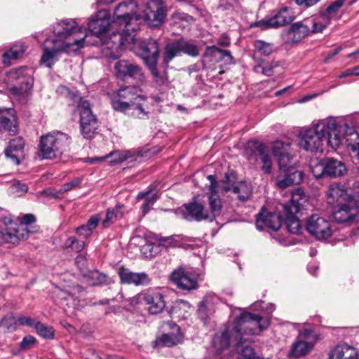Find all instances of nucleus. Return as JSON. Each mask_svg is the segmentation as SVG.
<instances>
[{
    "label": "nucleus",
    "mask_w": 359,
    "mask_h": 359,
    "mask_svg": "<svg viewBox=\"0 0 359 359\" xmlns=\"http://www.w3.org/2000/svg\"><path fill=\"white\" fill-rule=\"evenodd\" d=\"M320 0H294L297 6H304L306 8L311 7L318 3Z\"/></svg>",
    "instance_id": "64"
},
{
    "label": "nucleus",
    "mask_w": 359,
    "mask_h": 359,
    "mask_svg": "<svg viewBox=\"0 0 359 359\" xmlns=\"http://www.w3.org/2000/svg\"><path fill=\"white\" fill-rule=\"evenodd\" d=\"M305 201L303 190L297 189L292 192L290 201L283 206L284 222L287 231L291 233L299 234L302 232V227L296 214L301 210Z\"/></svg>",
    "instance_id": "5"
},
{
    "label": "nucleus",
    "mask_w": 359,
    "mask_h": 359,
    "mask_svg": "<svg viewBox=\"0 0 359 359\" xmlns=\"http://www.w3.org/2000/svg\"><path fill=\"white\" fill-rule=\"evenodd\" d=\"M12 189L16 194H18V196L25 194L28 191L27 185L26 184L20 183L19 182H15L12 186Z\"/></svg>",
    "instance_id": "60"
},
{
    "label": "nucleus",
    "mask_w": 359,
    "mask_h": 359,
    "mask_svg": "<svg viewBox=\"0 0 359 359\" xmlns=\"http://www.w3.org/2000/svg\"><path fill=\"white\" fill-rule=\"evenodd\" d=\"M299 337L300 339L292 345L289 356L300 358L306 355L313 349L316 341V336L313 331L304 330Z\"/></svg>",
    "instance_id": "15"
},
{
    "label": "nucleus",
    "mask_w": 359,
    "mask_h": 359,
    "mask_svg": "<svg viewBox=\"0 0 359 359\" xmlns=\"http://www.w3.org/2000/svg\"><path fill=\"white\" fill-rule=\"evenodd\" d=\"M324 167L325 175L327 177H341L346 172L344 163L333 158H324Z\"/></svg>",
    "instance_id": "32"
},
{
    "label": "nucleus",
    "mask_w": 359,
    "mask_h": 359,
    "mask_svg": "<svg viewBox=\"0 0 359 359\" xmlns=\"http://www.w3.org/2000/svg\"><path fill=\"white\" fill-rule=\"evenodd\" d=\"M111 23L110 15L106 10H100L97 11L94 15L91 17L88 23V30L97 37L100 38L102 41L100 50L102 51V46L105 39H109V36H101L108 30Z\"/></svg>",
    "instance_id": "11"
},
{
    "label": "nucleus",
    "mask_w": 359,
    "mask_h": 359,
    "mask_svg": "<svg viewBox=\"0 0 359 359\" xmlns=\"http://www.w3.org/2000/svg\"><path fill=\"white\" fill-rule=\"evenodd\" d=\"M78 109L80 114L81 133L84 138L91 139L99 127L97 116L93 113L91 105L88 100L81 99Z\"/></svg>",
    "instance_id": "7"
},
{
    "label": "nucleus",
    "mask_w": 359,
    "mask_h": 359,
    "mask_svg": "<svg viewBox=\"0 0 359 359\" xmlns=\"http://www.w3.org/2000/svg\"><path fill=\"white\" fill-rule=\"evenodd\" d=\"M280 172L295 170L291 164V156L289 153L276 156Z\"/></svg>",
    "instance_id": "46"
},
{
    "label": "nucleus",
    "mask_w": 359,
    "mask_h": 359,
    "mask_svg": "<svg viewBox=\"0 0 359 359\" xmlns=\"http://www.w3.org/2000/svg\"><path fill=\"white\" fill-rule=\"evenodd\" d=\"M86 36L81 38H74L73 40L64 39L63 38L47 39L46 43H50L52 46H45L41 58V63L47 67L51 68L54 62L57 60V55L67 51L69 48L76 46L75 50L84 46Z\"/></svg>",
    "instance_id": "4"
},
{
    "label": "nucleus",
    "mask_w": 359,
    "mask_h": 359,
    "mask_svg": "<svg viewBox=\"0 0 359 359\" xmlns=\"http://www.w3.org/2000/svg\"><path fill=\"white\" fill-rule=\"evenodd\" d=\"M355 348L346 344L337 345L329 353V359H356Z\"/></svg>",
    "instance_id": "33"
},
{
    "label": "nucleus",
    "mask_w": 359,
    "mask_h": 359,
    "mask_svg": "<svg viewBox=\"0 0 359 359\" xmlns=\"http://www.w3.org/2000/svg\"><path fill=\"white\" fill-rule=\"evenodd\" d=\"M233 194L237 195V198L242 202L248 201L252 194V187L250 182L247 181H241L233 187L231 191Z\"/></svg>",
    "instance_id": "36"
},
{
    "label": "nucleus",
    "mask_w": 359,
    "mask_h": 359,
    "mask_svg": "<svg viewBox=\"0 0 359 359\" xmlns=\"http://www.w3.org/2000/svg\"><path fill=\"white\" fill-rule=\"evenodd\" d=\"M87 278L89 280V284L92 285L107 283V276L98 271H90L87 275Z\"/></svg>",
    "instance_id": "45"
},
{
    "label": "nucleus",
    "mask_w": 359,
    "mask_h": 359,
    "mask_svg": "<svg viewBox=\"0 0 359 359\" xmlns=\"http://www.w3.org/2000/svg\"><path fill=\"white\" fill-rule=\"evenodd\" d=\"M181 55L182 53L177 39L175 40L165 46L163 53V62L167 65L175 57Z\"/></svg>",
    "instance_id": "40"
},
{
    "label": "nucleus",
    "mask_w": 359,
    "mask_h": 359,
    "mask_svg": "<svg viewBox=\"0 0 359 359\" xmlns=\"http://www.w3.org/2000/svg\"><path fill=\"white\" fill-rule=\"evenodd\" d=\"M287 33L290 37V42L296 43L310 34L309 24L306 20L291 24Z\"/></svg>",
    "instance_id": "30"
},
{
    "label": "nucleus",
    "mask_w": 359,
    "mask_h": 359,
    "mask_svg": "<svg viewBox=\"0 0 359 359\" xmlns=\"http://www.w3.org/2000/svg\"><path fill=\"white\" fill-rule=\"evenodd\" d=\"M149 68L151 70V72L154 76L155 83L158 86H163L165 83V79L163 75H161L158 72V71L156 69V65L154 66V67H149Z\"/></svg>",
    "instance_id": "59"
},
{
    "label": "nucleus",
    "mask_w": 359,
    "mask_h": 359,
    "mask_svg": "<svg viewBox=\"0 0 359 359\" xmlns=\"http://www.w3.org/2000/svg\"><path fill=\"white\" fill-rule=\"evenodd\" d=\"M327 202L332 205L348 202L355 199L352 195L348 194L342 185L337 183L330 184L327 191Z\"/></svg>",
    "instance_id": "25"
},
{
    "label": "nucleus",
    "mask_w": 359,
    "mask_h": 359,
    "mask_svg": "<svg viewBox=\"0 0 359 359\" xmlns=\"http://www.w3.org/2000/svg\"><path fill=\"white\" fill-rule=\"evenodd\" d=\"M36 323V322H35L33 318L26 316L20 317L17 320V323H18L20 325H25L29 327H35Z\"/></svg>",
    "instance_id": "62"
},
{
    "label": "nucleus",
    "mask_w": 359,
    "mask_h": 359,
    "mask_svg": "<svg viewBox=\"0 0 359 359\" xmlns=\"http://www.w3.org/2000/svg\"><path fill=\"white\" fill-rule=\"evenodd\" d=\"M326 136L328 146L334 150L344 139L353 156L359 159V134L347 124L338 126L333 118L313 121L311 127L303 128L299 133V145L306 151H322Z\"/></svg>",
    "instance_id": "1"
},
{
    "label": "nucleus",
    "mask_w": 359,
    "mask_h": 359,
    "mask_svg": "<svg viewBox=\"0 0 359 359\" xmlns=\"http://www.w3.org/2000/svg\"><path fill=\"white\" fill-rule=\"evenodd\" d=\"M114 69L116 76L121 80L130 78L137 82L144 81L145 76L142 67L135 63L125 60H118L114 65Z\"/></svg>",
    "instance_id": "13"
},
{
    "label": "nucleus",
    "mask_w": 359,
    "mask_h": 359,
    "mask_svg": "<svg viewBox=\"0 0 359 359\" xmlns=\"http://www.w3.org/2000/svg\"><path fill=\"white\" fill-rule=\"evenodd\" d=\"M137 300L147 306L151 315L161 313L165 307L163 294L158 292H142L137 295Z\"/></svg>",
    "instance_id": "16"
},
{
    "label": "nucleus",
    "mask_w": 359,
    "mask_h": 359,
    "mask_svg": "<svg viewBox=\"0 0 359 359\" xmlns=\"http://www.w3.org/2000/svg\"><path fill=\"white\" fill-rule=\"evenodd\" d=\"M25 51L23 45L14 46L10 50L3 54V63L9 65L13 60H17L21 57Z\"/></svg>",
    "instance_id": "42"
},
{
    "label": "nucleus",
    "mask_w": 359,
    "mask_h": 359,
    "mask_svg": "<svg viewBox=\"0 0 359 359\" xmlns=\"http://www.w3.org/2000/svg\"><path fill=\"white\" fill-rule=\"evenodd\" d=\"M133 43L137 48V55L148 67H154L156 65L159 56V45L156 40L148 39L135 41V39Z\"/></svg>",
    "instance_id": "9"
},
{
    "label": "nucleus",
    "mask_w": 359,
    "mask_h": 359,
    "mask_svg": "<svg viewBox=\"0 0 359 359\" xmlns=\"http://www.w3.org/2000/svg\"><path fill=\"white\" fill-rule=\"evenodd\" d=\"M306 20V22L309 24L310 34L322 32L327 25V24H325L324 21L323 22H320L315 18H311Z\"/></svg>",
    "instance_id": "53"
},
{
    "label": "nucleus",
    "mask_w": 359,
    "mask_h": 359,
    "mask_svg": "<svg viewBox=\"0 0 359 359\" xmlns=\"http://www.w3.org/2000/svg\"><path fill=\"white\" fill-rule=\"evenodd\" d=\"M140 88L136 86H125L116 91L117 99L111 100L112 108L121 112V105H130L138 99L147 100L146 95H142Z\"/></svg>",
    "instance_id": "12"
},
{
    "label": "nucleus",
    "mask_w": 359,
    "mask_h": 359,
    "mask_svg": "<svg viewBox=\"0 0 359 359\" xmlns=\"http://www.w3.org/2000/svg\"><path fill=\"white\" fill-rule=\"evenodd\" d=\"M210 304L207 300L201 301L198 304V314L199 318L205 323L209 314L212 313L210 309Z\"/></svg>",
    "instance_id": "52"
},
{
    "label": "nucleus",
    "mask_w": 359,
    "mask_h": 359,
    "mask_svg": "<svg viewBox=\"0 0 359 359\" xmlns=\"http://www.w3.org/2000/svg\"><path fill=\"white\" fill-rule=\"evenodd\" d=\"M25 69V68L15 69L10 72L8 74L10 80L19 82L18 86H13L9 88L10 93L15 96H26L32 88L31 78L24 73Z\"/></svg>",
    "instance_id": "18"
},
{
    "label": "nucleus",
    "mask_w": 359,
    "mask_h": 359,
    "mask_svg": "<svg viewBox=\"0 0 359 359\" xmlns=\"http://www.w3.org/2000/svg\"><path fill=\"white\" fill-rule=\"evenodd\" d=\"M208 202L210 210H208V214L212 216L210 221H212L216 216L220 214V211L222 208V201L217 191H212L210 193Z\"/></svg>",
    "instance_id": "39"
},
{
    "label": "nucleus",
    "mask_w": 359,
    "mask_h": 359,
    "mask_svg": "<svg viewBox=\"0 0 359 359\" xmlns=\"http://www.w3.org/2000/svg\"><path fill=\"white\" fill-rule=\"evenodd\" d=\"M348 0H335L330 4L325 11L320 13V17L323 21L327 25H330L332 19H338L336 18L339 10L344 5Z\"/></svg>",
    "instance_id": "35"
},
{
    "label": "nucleus",
    "mask_w": 359,
    "mask_h": 359,
    "mask_svg": "<svg viewBox=\"0 0 359 359\" xmlns=\"http://www.w3.org/2000/svg\"><path fill=\"white\" fill-rule=\"evenodd\" d=\"M6 243H18V236H15L12 229H6L0 226V245Z\"/></svg>",
    "instance_id": "43"
},
{
    "label": "nucleus",
    "mask_w": 359,
    "mask_h": 359,
    "mask_svg": "<svg viewBox=\"0 0 359 359\" xmlns=\"http://www.w3.org/2000/svg\"><path fill=\"white\" fill-rule=\"evenodd\" d=\"M177 211L182 217L187 221L211 220L212 216L208 214L205 203L197 200L196 197H194L192 201L182 205Z\"/></svg>",
    "instance_id": "8"
},
{
    "label": "nucleus",
    "mask_w": 359,
    "mask_h": 359,
    "mask_svg": "<svg viewBox=\"0 0 359 359\" xmlns=\"http://www.w3.org/2000/svg\"><path fill=\"white\" fill-rule=\"evenodd\" d=\"M270 325L267 317L248 311L242 312L229 323L224 331L217 334L213 339V343L218 349L224 350L230 346L236 348L239 354L238 359H248L255 355L254 349L246 344L252 341L257 328L260 332L266 330Z\"/></svg>",
    "instance_id": "2"
},
{
    "label": "nucleus",
    "mask_w": 359,
    "mask_h": 359,
    "mask_svg": "<svg viewBox=\"0 0 359 359\" xmlns=\"http://www.w3.org/2000/svg\"><path fill=\"white\" fill-rule=\"evenodd\" d=\"M133 156V152L130 151H126L121 154H118V157L115 158L113 160L114 163L118 164L123 163V161L128 160V158Z\"/></svg>",
    "instance_id": "61"
},
{
    "label": "nucleus",
    "mask_w": 359,
    "mask_h": 359,
    "mask_svg": "<svg viewBox=\"0 0 359 359\" xmlns=\"http://www.w3.org/2000/svg\"><path fill=\"white\" fill-rule=\"evenodd\" d=\"M285 173L283 177L278 176L276 181V186L285 189L289 187L299 184L303 180L304 173L299 170L283 171Z\"/></svg>",
    "instance_id": "29"
},
{
    "label": "nucleus",
    "mask_w": 359,
    "mask_h": 359,
    "mask_svg": "<svg viewBox=\"0 0 359 359\" xmlns=\"http://www.w3.org/2000/svg\"><path fill=\"white\" fill-rule=\"evenodd\" d=\"M147 100H137L130 105H121V112L126 115L138 119H145L149 117V111L146 105Z\"/></svg>",
    "instance_id": "24"
},
{
    "label": "nucleus",
    "mask_w": 359,
    "mask_h": 359,
    "mask_svg": "<svg viewBox=\"0 0 359 359\" xmlns=\"http://www.w3.org/2000/svg\"><path fill=\"white\" fill-rule=\"evenodd\" d=\"M65 245L67 248H71L76 252H80L84 249L85 243L83 241L77 240L75 237L71 236L67 239Z\"/></svg>",
    "instance_id": "54"
},
{
    "label": "nucleus",
    "mask_w": 359,
    "mask_h": 359,
    "mask_svg": "<svg viewBox=\"0 0 359 359\" xmlns=\"http://www.w3.org/2000/svg\"><path fill=\"white\" fill-rule=\"evenodd\" d=\"M190 308L191 306L189 302L181 300L177 303V306L173 308V312L177 314L179 318L185 319L189 314V309H190Z\"/></svg>",
    "instance_id": "49"
},
{
    "label": "nucleus",
    "mask_w": 359,
    "mask_h": 359,
    "mask_svg": "<svg viewBox=\"0 0 359 359\" xmlns=\"http://www.w3.org/2000/svg\"><path fill=\"white\" fill-rule=\"evenodd\" d=\"M282 224L281 217L276 213L262 211L260 212L256 218V226L260 231L270 229L277 231Z\"/></svg>",
    "instance_id": "23"
},
{
    "label": "nucleus",
    "mask_w": 359,
    "mask_h": 359,
    "mask_svg": "<svg viewBox=\"0 0 359 359\" xmlns=\"http://www.w3.org/2000/svg\"><path fill=\"white\" fill-rule=\"evenodd\" d=\"M34 327L41 337L46 339H53L54 337V330L52 327H46L40 322H36Z\"/></svg>",
    "instance_id": "50"
},
{
    "label": "nucleus",
    "mask_w": 359,
    "mask_h": 359,
    "mask_svg": "<svg viewBox=\"0 0 359 359\" xmlns=\"http://www.w3.org/2000/svg\"><path fill=\"white\" fill-rule=\"evenodd\" d=\"M255 150L262 156V170L269 174L271 172V161L270 156L266 153V147L264 144L258 142H253Z\"/></svg>",
    "instance_id": "38"
},
{
    "label": "nucleus",
    "mask_w": 359,
    "mask_h": 359,
    "mask_svg": "<svg viewBox=\"0 0 359 359\" xmlns=\"http://www.w3.org/2000/svg\"><path fill=\"white\" fill-rule=\"evenodd\" d=\"M53 32L58 37L67 40H73L74 38H81L83 36H87L86 34L77 27L76 21L72 19L62 20L57 23L54 26Z\"/></svg>",
    "instance_id": "20"
},
{
    "label": "nucleus",
    "mask_w": 359,
    "mask_h": 359,
    "mask_svg": "<svg viewBox=\"0 0 359 359\" xmlns=\"http://www.w3.org/2000/svg\"><path fill=\"white\" fill-rule=\"evenodd\" d=\"M182 54L195 57L199 55V49L197 45L184 38L177 39Z\"/></svg>",
    "instance_id": "41"
},
{
    "label": "nucleus",
    "mask_w": 359,
    "mask_h": 359,
    "mask_svg": "<svg viewBox=\"0 0 359 359\" xmlns=\"http://www.w3.org/2000/svg\"><path fill=\"white\" fill-rule=\"evenodd\" d=\"M25 141L21 137H18L10 140L5 154L10 158L16 165L20 164V158L24 156Z\"/></svg>",
    "instance_id": "28"
},
{
    "label": "nucleus",
    "mask_w": 359,
    "mask_h": 359,
    "mask_svg": "<svg viewBox=\"0 0 359 359\" xmlns=\"http://www.w3.org/2000/svg\"><path fill=\"white\" fill-rule=\"evenodd\" d=\"M337 210L333 212L332 217L337 223H345L353 221L358 213L359 200L351 199L348 202L334 205Z\"/></svg>",
    "instance_id": "17"
},
{
    "label": "nucleus",
    "mask_w": 359,
    "mask_h": 359,
    "mask_svg": "<svg viewBox=\"0 0 359 359\" xmlns=\"http://www.w3.org/2000/svg\"><path fill=\"white\" fill-rule=\"evenodd\" d=\"M100 219L98 214L92 215L86 224H83L76 229V233L83 238H89L92 235L93 230L97 226Z\"/></svg>",
    "instance_id": "37"
},
{
    "label": "nucleus",
    "mask_w": 359,
    "mask_h": 359,
    "mask_svg": "<svg viewBox=\"0 0 359 359\" xmlns=\"http://www.w3.org/2000/svg\"><path fill=\"white\" fill-rule=\"evenodd\" d=\"M133 4L125 1L118 4L114 9V17L120 22L125 23L126 29L121 32H114L110 34L109 39H105L102 46V57L109 60H116L121 55L123 49L133 43L135 40V27H133V22L137 21L139 18L132 13Z\"/></svg>",
    "instance_id": "3"
},
{
    "label": "nucleus",
    "mask_w": 359,
    "mask_h": 359,
    "mask_svg": "<svg viewBox=\"0 0 359 359\" xmlns=\"http://www.w3.org/2000/svg\"><path fill=\"white\" fill-rule=\"evenodd\" d=\"M306 229L319 241L325 240L332 235L330 222L317 214L312 215L307 219Z\"/></svg>",
    "instance_id": "10"
},
{
    "label": "nucleus",
    "mask_w": 359,
    "mask_h": 359,
    "mask_svg": "<svg viewBox=\"0 0 359 359\" xmlns=\"http://www.w3.org/2000/svg\"><path fill=\"white\" fill-rule=\"evenodd\" d=\"M18 130L15 111L11 108H0V134L7 133L10 135H14Z\"/></svg>",
    "instance_id": "22"
},
{
    "label": "nucleus",
    "mask_w": 359,
    "mask_h": 359,
    "mask_svg": "<svg viewBox=\"0 0 359 359\" xmlns=\"http://www.w3.org/2000/svg\"><path fill=\"white\" fill-rule=\"evenodd\" d=\"M171 280L181 290L190 291L198 287L197 278L183 268L175 270L170 275Z\"/></svg>",
    "instance_id": "21"
},
{
    "label": "nucleus",
    "mask_w": 359,
    "mask_h": 359,
    "mask_svg": "<svg viewBox=\"0 0 359 359\" xmlns=\"http://www.w3.org/2000/svg\"><path fill=\"white\" fill-rule=\"evenodd\" d=\"M69 145V137L57 132L41 136L39 147L43 158L52 159L62 154Z\"/></svg>",
    "instance_id": "6"
},
{
    "label": "nucleus",
    "mask_w": 359,
    "mask_h": 359,
    "mask_svg": "<svg viewBox=\"0 0 359 359\" xmlns=\"http://www.w3.org/2000/svg\"><path fill=\"white\" fill-rule=\"evenodd\" d=\"M324 168V158L311 167V172L315 178L319 179L322 177L326 176Z\"/></svg>",
    "instance_id": "56"
},
{
    "label": "nucleus",
    "mask_w": 359,
    "mask_h": 359,
    "mask_svg": "<svg viewBox=\"0 0 359 359\" xmlns=\"http://www.w3.org/2000/svg\"><path fill=\"white\" fill-rule=\"evenodd\" d=\"M236 174L233 171H230L225 173L224 178L221 181L222 185V189L225 192L232 191L233 187L236 185Z\"/></svg>",
    "instance_id": "48"
},
{
    "label": "nucleus",
    "mask_w": 359,
    "mask_h": 359,
    "mask_svg": "<svg viewBox=\"0 0 359 359\" xmlns=\"http://www.w3.org/2000/svg\"><path fill=\"white\" fill-rule=\"evenodd\" d=\"M158 199V196L156 194H154L151 196H148L143 203L142 205V212L143 215H145L150 210L151 206L154 204V203Z\"/></svg>",
    "instance_id": "55"
},
{
    "label": "nucleus",
    "mask_w": 359,
    "mask_h": 359,
    "mask_svg": "<svg viewBox=\"0 0 359 359\" xmlns=\"http://www.w3.org/2000/svg\"><path fill=\"white\" fill-rule=\"evenodd\" d=\"M118 274L122 283L144 285L150 282L146 273H134L123 267L119 269Z\"/></svg>",
    "instance_id": "27"
},
{
    "label": "nucleus",
    "mask_w": 359,
    "mask_h": 359,
    "mask_svg": "<svg viewBox=\"0 0 359 359\" xmlns=\"http://www.w3.org/2000/svg\"><path fill=\"white\" fill-rule=\"evenodd\" d=\"M290 144L281 140H276L273 144V154L275 156L288 153Z\"/></svg>",
    "instance_id": "51"
},
{
    "label": "nucleus",
    "mask_w": 359,
    "mask_h": 359,
    "mask_svg": "<svg viewBox=\"0 0 359 359\" xmlns=\"http://www.w3.org/2000/svg\"><path fill=\"white\" fill-rule=\"evenodd\" d=\"M81 182V180L80 178H74L71 182H67L64 184L60 191L61 193L67 192L72 189L74 187H76L78 186Z\"/></svg>",
    "instance_id": "58"
},
{
    "label": "nucleus",
    "mask_w": 359,
    "mask_h": 359,
    "mask_svg": "<svg viewBox=\"0 0 359 359\" xmlns=\"http://www.w3.org/2000/svg\"><path fill=\"white\" fill-rule=\"evenodd\" d=\"M293 20V17L289 13L288 8H281L273 17L265 18L252 23L251 27H260L262 29L277 28L285 25Z\"/></svg>",
    "instance_id": "19"
},
{
    "label": "nucleus",
    "mask_w": 359,
    "mask_h": 359,
    "mask_svg": "<svg viewBox=\"0 0 359 359\" xmlns=\"http://www.w3.org/2000/svg\"><path fill=\"white\" fill-rule=\"evenodd\" d=\"M36 222V217L33 214H25L20 220V224L17 228H12L13 232L18 236V242L20 240L27 239L30 233H34L36 230L29 228L28 225Z\"/></svg>",
    "instance_id": "31"
},
{
    "label": "nucleus",
    "mask_w": 359,
    "mask_h": 359,
    "mask_svg": "<svg viewBox=\"0 0 359 359\" xmlns=\"http://www.w3.org/2000/svg\"><path fill=\"white\" fill-rule=\"evenodd\" d=\"M219 48L215 46H208L203 54L204 57H217L219 53Z\"/></svg>",
    "instance_id": "63"
},
{
    "label": "nucleus",
    "mask_w": 359,
    "mask_h": 359,
    "mask_svg": "<svg viewBox=\"0 0 359 359\" xmlns=\"http://www.w3.org/2000/svg\"><path fill=\"white\" fill-rule=\"evenodd\" d=\"M36 343V339L31 335L25 336L20 344V348L22 351L31 348Z\"/></svg>",
    "instance_id": "57"
},
{
    "label": "nucleus",
    "mask_w": 359,
    "mask_h": 359,
    "mask_svg": "<svg viewBox=\"0 0 359 359\" xmlns=\"http://www.w3.org/2000/svg\"><path fill=\"white\" fill-rule=\"evenodd\" d=\"M255 49L262 55L269 56L274 51V46L271 43H267L262 40H257L254 42Z\"/></svg>",
    "instance_id": "44"
},
{
    "label": "nucleus",
    "mask_w": 359,
    "mask_h": 359,
    "mask_svg": "<svg viewBox=\"0 0 359 359\" xmlns=\"http://www.w3.org/2000/svg\"><path fill=\"white\" fill-rule=\"evenodd\" d=\"M17 325V320L13 313H10L6 315L0 320V327L4 329V331L15 330Z\"/></svg>",
    "instance_id": "47"
},
{
    "label": "nucleus",
    "mask_w": 359,
    "mask_h": 359,
    "mask_svg": "<svg viewBox=\"0 0 359 359\" xmlns=\"http://www.w3.org/2000/svg\"><path fill=\"white\" fill-rule=\"evenodd\" d=\"M168 325L172 329L176 330V333H167L157 337L155 341L152 342L154 348L157 347H171L177 345L182 340V335L180 332L179 327L172 323H168Z\"/></svg>",
    "instance_id": "26"
},
{
    "label": "nucleus",
    "mask_w": 359,
    "mask_h": 359,
    "mask_svg": "<svg viewBox=\"0 0 359 359\" xmlns=\"http://www.w3.org/2000/svg\"><path fill=\"white\" fill-rule=\"evenodd\" d=\"M166 15V10L161 0H149L144 11V19L150 27L160 26Z\"/></svg>",
    "instance_id": "14"
},
{
    "label": "nucleus",
    "mask_w": 359,
    "mask_h": 359,
    "mask_svg": "<svg viewBox=\"0 0 359 359\" xmlns=\"http://www.w3.org/2000/svg\"><path fill=\"white\" fill-rule=\"evenodd\" d=\"M123 210L124 205L122 204H117L114 207L107 208L105 218L102 221L103 228H109L116 221L122 219L124 215Z\"/></svg>",
    "instance_id": "34"
}]
</instances>
